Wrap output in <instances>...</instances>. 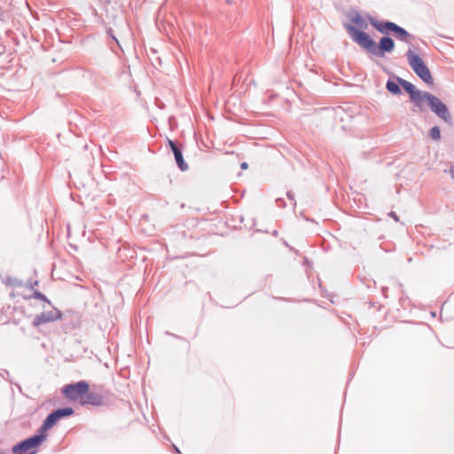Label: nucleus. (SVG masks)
Returning <instances> with one entry per match:
<instances>
[{"label": "nucleus", "instance_id": "ddd939ff", "mask_svg": "<svg viewBox=\"0 0 454 454\" xmlns=\"http://www.w3.org/2000/svg\"><path fill=\"white\" fill-rule=\"evenodd\" d=\"M56 416L58 417V420L59 421L62 419L72 416L74 413V410L72 407H61L53 411Z\"/></svg>", "mask_w": 454, "mask_h": 454}, {"label": "nucleus", "instance_id": "f3484780", "mask_svg": "<svg viewBox=\"0 0 454 454\" xmlns=\"http://www.w3.org/2000/svg\"><path fill=\"white\" fill-rule=\"evenodd\" d=\"M429 137L434 140L438 141L441 139V129L438 126H434L429 129Z\"/></svg>", "mask_w": 454, "mask_h": 454}, {"label": "nucleus", "instance_id": "f8f14e48", "mask_svg": "<svg viewBox=\"0 0 454 454\" xmlns=\"http://www.w3.org/2000/svg\"><path fill=\"white\" fill-rule=\"evenodd\" d=\"M50 429L51 428L43 421V424L37 429L36 433L31 435V437L41 446L42 443L46 440L47 431Z\"/></svg>", "mask_w": 454, "mask_h": 454}, {"label": "nucleus", "instance_id": "f257e3e1", "mask_svg": "<svg viewBox=\"0 0 454 454\" xmlns=\"http://www.w3.org/2000/svg\"><path fill=\"white\" fill-rule=\"evenodd\" d=\"M367 19L372 27L384 35L380 38L379 42L374 41L365 31L358 29L356 26L347 24L345 28L350 38L372 56L384 58L386 54L392 53L395 50V43L389 34L393 32L395 23L390 20H379L370 15L367 16Z\"/></svg>", "mask_w": 454, "mask_h": 454}, {"label": "nucleus", "instance_id": "a211bd4d", "mask_svg": "<svg viewBox=\"0 0 454 454\" xmlns=\"http://www.w3.org/2000/svg\"><path fill=\"white\" fill-rule=\"evenodd\" d=\"M31 297L51 305V301L42 292L38 290H35Z\"/></svg>", "mask_w": 454, "mask_h": 454}, {"label": "nucleus", "instance_id": "c756f323", "mask_svg": "<svg viewBox=\"0 0 454 454\" xmlns=\"http://www.w3.org/2000/svg\"><path fill=\"white\" fill-rule=\"evenodd\" d=\"M272 234H273V236H278V231H274Z\"/></svg>", "mask_w": 454, "mask_h": 454}, {"label": "nucleus", "instance_id": "4be33fe9", "mask_svg": "<svg viewBox=\"0 0 454 454\" xmlns=\"http://www.w3.org/2000/svg\"><path fill=\"white\" fill-rule=\"evenodd\" d=\"M276 203L277 205L279 207H286V202L284 200V199L282 198H278L276 200Z\"/></svg>", "mask_w": 454, "mask_h": 454}, {"label": "nucleus", "instance_id": "a878e982", "mask_svg": "<svg viewBox=\"0 0 454 454\" xmlns=\"http://www.w3.org/2000/svg\"><path fill=\"white\" fill-rule=\"evenodd\" d=\"M240 168H241L242 169H247V168H248V164H247V162H242V163L240 164Z\"/></svg>", "mask_w": 454, "mask_h": 454}, {"label": "nucleus", "instance_id": "5701e85b", "mask_svg": "<svg viewBox=\"0 0 454 454\" xmlns=\"http://www.w3.org/2000/svg\"><path fill=\"white\" fill-rule=\"evenodd\" d=\"M286 196H287V198H288L290 200H292V201L294 202V206H295V205H296V202H295V200H294V194L291 191H288V192H286Z\"/></svg>", "mask_w": 454, "mask_h": 454}, {"label": "nucleus", "instance_id": "1a4fd4ad", "mask_svg": "<svg viewBox=\"0 0 454 454\" xmlns=\"http://www.w3.org/2000/svg\"><path fill=\"white\" fill-rule=\"evenodd\" d=\"M81 404L82 406L90 404V405H92L95 407H100V406L106 405V400L101 394L94 392V391H90L89 389V391L87 392V394L84 395L83 399L82 400Z\"/></svg>", "mask_w": 454, "mask_h": 454}, {"label": "nucleus", "instance_id": "20e7f679", "mask_svg": "<svg viewBox=\"0 0 454 454\" xmlns=\"http://www.w3.org/2000/svg\"><path fill=\"white\" fill-rule=\"evenodd\" d=\"M399 83H401L402 88L409 95L410 100L413 103L412 111L414 113L425 112L426 106L424 104V97L426 96L427 91L418 90L413 83L404 80L403 78L399 82Z\"/></svg>", "mask_w": 454, "mask_h": 454}, {"label": "nucleus", "instance_id": "dca6fc26", "mask_svg": "<svg viewBox=\"0 0 454 454\" xmlns=\"http://www.w3.org/2000/svg\"><path fill=\"white\" fill-rule=\"evenodd\" d=\"M58 417L56 416V414L54 413V411H52L51 412H50L46 418L44 419L43 422L45 423V425H47L50 428H52L58 422Z\"/></svg>", "mask_w": 454, "mask_h": 454}, {"label": "nucleus", "instance_id": "9d476101", "mask_svg": "<svg viewBox=\"0 0 454 454\" xmlns=\"http://www.w3.org/2000/svg\"><path fill=\"white\" fill-rule=\"evenodd\" d=\"M403 78L392 74L386 83V90L394 96H398L402 94V85L399 83L400 81H402Z\"/></svg>", "mask_w": 454, "mask_h": 454}, {"label": "nucleus", "instance_id": "2eb2a0df", "mask_svg": "<svg viewBox=\"0 0 454 454\" xmlns=\"http://www.w3.org/2000/svg\"><path fill=\"white\" fill-rule=\"evenodd\" d=\"M350 20L359 27L358 29L363 30L368 27L367 22L359 12H356L352 17H350Z\"/></svg>", "mask_w": 454, "mask_h": 454}, {"label": "nucleus", "instance_id": "aec40b11", "mask_svg": "<svg viewBox=\"0 0 454 454\" xmlns=\"http://www.w3.org/2000/svg\"><path fill=\"white\" fill-rule=\"evenodd\" d=\"M38 280L32 281L31 279H29L27 281L26 284H24L23 286H25L27 289H33L35 286H38Z\"/></svg>", "mask_w": 454, "mask_h": 454}, {"label": "nucleus", "instance_id": "9b49d317", "mask_svg": "<svg viewBox=\"0 0 454 454\" xmlns=\"http://www.w3.org/2000/svg\"><path fill=\"white\" fill-rule=\"evenodd\" d=\"M392 34H394L398 40L406 43H411V40L414 39V35L410 34L405 28L397 25L396 23L393 28Z\"/></svg>", "mask_w": 454, "mask_h": 454}, {"label": "nucleus", "instance_id": "7ed1b4c3", "mask_svg": "<svg viewBox=\"0 0 454 454\" xmlns=\"http://www.w3.org/2000/svg\"><path fill=\"white\" fill-rule=\"evenodd\" d=\"M424 102L427 103L429 109L445 123L450 126L453 125L451 114L447 106L440 98L430 92H426Z\"/></svg>", "mask_w": 454, "mask_h": 454}, {"label": "nucleus", "instance_id": "0eeeda50", "mask_svg": "<svg viewBox=\"0 0 454 454\" xmlns=\"http://www.w3.org/2000/svg\"><path fill=\"white\" fill-rule=\"evenodd\" d=\"M168 145L170 148L171 152L174 154L176 163L178 167V168L181 171H186L189 168L188 164L184 160V155H183V145L176 142V140H172L168 138Z\"/></svg>", "mask_w": 454, "mask_h": 454}, {"label": "nucleus", "instance_id": "412c9836", "mask_svg": "<svg viewBox=\"0 0 454 454\" xmlns=\"http://www.w3.org/2000/svg\"><path fill=\"white\" fill-rule=\"evenodd\" d=\"M0 376L7 381H11L9 380L10 373L6 369H0Z\"/></svg>", "mask_w": 454, "mask_h": 454}, {"label": "nucleus", "instance_id": "cd10ccee", "mask_svg": "<svg viewBox=\"0 0 454 454\" xmlns=\"http://www.w3.org/2000/svg\"><path fill=\"white\" fill-rule=\"evenodd\" d=\"M173 448H174V450H175L176 453L181 454L180 450L176 446L173 445Z\"/></svg>", "mask_w": 454, "mask_h": 454}, {"label": "nucleus", "instance_id": "c85d7f7f", "mask_svg": "<svg viewBox=\"0 0 454 454\" xmlns=\"http://www.w3.org/2000/svg\"><path fill=\"white\" fill-rule=\"evenodd\" d=\"M227 4H231L233 3V0H225Z\"/></svg>", "mask_w": 454, "mask_h": 454}, {"label": "nucleus", "instance_id": "bb28decb", "mask_svg": "<svg viewBox=\"0 0 454 454\" xmlns=\"http://www.w3.org/2000/svg\"><path fill=\"white\" fill-rule=\"evenodd\" d=\"M450 173L451 175V177L454 179V164L450 167Z\"/></svg>", "mask_w": 454, "mask_h": 454}, {"label": "nucleus", "instance_id": "6e6552de", "mask_svg": "<svg viewBox=\"0 0 454 454\" xmlns=\"http://www.w3.org/2000/svg\"><path fill=\"white\" fill-rule=\"evenodd\" d=\"M61 317L62 312L59 309L54 308L51 311H44L36 315L33 319L32 325L33 326L37 327L46 323L54 322L58 319H60Z\"/></svg>", "mask_w": 454, "mask_h": 454}, {"label": "nucleus", "instance_id": "b1692460", "mask_svg": "<svg viewBox=\"0 0 454 454\" xmlns=\"http://www.w3.org/2000/svg\"><path fill=\"white\" fill-rule=\"evenodd\" d=\"M388 215H389L390 217H392L395 222H398V221H399V217H398V215H396V213H395V212H394V211H390V212L388 213Z\"/></svg>", "mask_w": 454, "mask_h": 454}, {"label": "nucleus", "instance_id": "6ab92c4d", "mask_svg": "<svg viewBox=\"0 0 454 454\" xmlns=\"http://www.w3.org/2000/svg\"><path fill=\"white\" fill-rule=\"evenodd\" d=\"M106 34H107L108 37H110L114 42H115L116 44L118 45V47L121 48L120 42L118 41L117 37L115 36L112 27H108L106 29Z\"/></svg>", "mask_w": 454, "mask_h": 454}, {"label": "nucleus", "instance_id": "393cba45", "mask_svg": "<svg viewBox=\"0 0 454 454\" xmlns=\"http://www.w3.org/2000/svg\"><path fill=\"white\" fill-rule=\"evenodd\" d=\"M5 46L2 43H0V57H2L5 53Z\"/></svg>", "mask_w": 454, "mask_h": 454}, {"label": "nucleus", "instance_id": "4468645a", "mask_svg": "<svg viewBox=\"0 0 454 454\" xmlns=\"http://www.w3.org/2000/svg\"><path fill=\"white\" fill-rule=\"evenodd\" d=\"M1 279H2V283L8 286L21 287L24 286V283L22 280H20L17 278L8 276V275H6L4 277H1Z\"/></svg>", "mask_w": 454, "mask_h": 454}, {"label": "nucleus", "instance_id": "f03ea898", "mask_svg": "<svg viewBox=\"0 0 454 454\" xmlns=\"http://www.w3.org/2000/svg\"><path fill=\"white\" fill-rule=\"evenodd\" d=\"M408 63L412 71L427 84H433L434 79L423 59L409 49L406 52Z\"/></svg>", "mask_w": 454, "mask_h": 454}, {"label": "nucleus", "instance_id": "39448f33", "mask_svg": "<svg viewBox=\"0 0 454 454\" xmlns=\"http://www.w3.org/2000/svg\"><path fill=\"white\" fill-rule=\"evenodd\" d=\"M89 386L90 384L86 380L67 384L61 388V394L70 401H79L81 403L89 391Z\"/></svg>", "mask_w": 454, "mask_h": 454}, {"label": "nucleus", "instance_id": "423d86ee", "mask_svg": "<svg viewBox=\"0 0 454 454\" xmlns=\"http://www.w3.org/2000/svg\"><path fill=\"white\" fill-rule=\"evenodd\" d=\"M39 447L40 445L29 436L13 445L12 452L13 454H36Z\"/></svg>", "mask_w": 454, "mask_h": 454}]
</instances>
